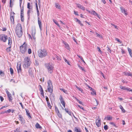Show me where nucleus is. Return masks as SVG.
<instances>
[{
    "label": "nucleus",
    "mask_w": 132,
    "mask_h": 132,
    "mask_svg": "<svg viewBox=\"0 0 132 132\" xmlns=\"http://www.w3.org/2000/svg\"><path fill=\"white\" fill-rule=\"evenodd\" d=\"M22 29L21 24L20 23L18 24L15 28V33L19 37H21L22 35Z\"/></svg>",
    "instance_id": "f257e3e1"
},
{
    "label": "nucleus",
    "mask_w": 132,
    "mask_h": 132,
    "mask_svg": "<svg viewBox=\"0 0 132 132\" xmlns=\"http://www.w3.org/2000/svg\"><path fill=\"white\" fill-rule=\"evenodd\" d=\"M23 66L25 68H28L30 65L31 61L30 58L28 56L26 57L24 59Z\"/></svg>",
    "instance_id": "f03ea898"
},
{
    "label": "nucleus",
    "mask_w": 132,
    "mask_h": 132,
    "mask_svg": "<svg viewBox=\"0 0 132 132\" xmlns=\"http://www.w3.org/2000/svg\"><path fill=\"white\" fill-rule=\"evenodd\" d=\"M38 54L39 57L42 58L47 55V52L45 49H41L38 50Z\"/></svg>",
    "instance_id": "7ed1b4c3"
},
{
    "label": "nucleus",
    "mask_w": 132,
    "mask_h": 132,
    "mask_svg": "<svg viewBox=\"0 0 132 132\" xmlns=\"http://www.w3.org/2000/svg\"><path fill=\"white\" fill-rule=\"evenodd\" d=\"M20 51L22 54H24L27 52L28 49V46L25 42L20 46Z\"/></svg>",
    "instance_id": "20e7f679"
},
{
    "label": "nucleus",
    "mask_w": 132,
    "mask_h": 132,
    "mask_svg": "<svg viewBox=\"0 0 132 132\" xmlns=\"http://www.w3.org/2000/svg\"><path fill=\"white\" fill-rule=\"evenodd\" d=\"M47 89L48 92L52 94L53 91V87L51 81L49 80L47 82Z\"/></svg>",
    "instance_id": "39448f33"
},
{
    "label": "nucleus",
    "mask_w": 132,
    "mask_h": 132,
    "mask_svg": "<svg viewBox=\"0 0 132 132\" xmlns=\"http://www.w3.org/2000/svg\"><path fill=\"white\" fill-rule=\"evenodd\" d=\"M45 66L49 73H51L53 72L54 67L50 64H45Z\"/></svg>",
    "instance_id": "423d86ee"
},
{
    "label": "nucleus",
    "mask_w": 132,
    "mask_h": 132,
    "mask_svg": "<svg viewBox=\"0 0 132 132\" xmlns=\"http://www.w3.org/2000/svg\"><path fill=\"white\" fill-rule=\"evenodd\" d=\"M37 12V14L38 17V23L39 26V28L40 30L42 29V24L41 21V20L39 18V11L38 10H36Z\"/></svg>",
    "instance_id": "0eeeda50"
},
{
    "label": "nucleus",
    "mask_w": 132,
    "mask_h": 132,
    "mask_svg": "<svg viewBox=\"0 0 132 132\" xmlns=\"http://www.w3.org/2000/svg\"><path fill=\"white\" fill-rule=\"evenodd\" d=\"M7 37L5 34L0 35V40L4 42H5L7 40Z\"/></svg>",
    "instance_id": "6e6552de"
},
{
    "label": "nucleus",
    "mask_w": 132,
    "mask_h": 132,
    "mask_svg": "<svg viewBox=\"0 0 132 132\" xmlns=\"http://www.w3.org/2000/svg\"><path fill=\"white\" fill-rule=\"evenodd\" d=\"M21 63L20 61H19L17 62L16 68L18 71V73H21L22 71L21 68Z\"/></svg>",
    "instance_id": "1a4fd4ad"
},
{
    "label": "nucleus",
    "mask_w": 132,
    "mask_h": 132,
    "mask_svg": "<svg viewBox=\"0 0 132 132\" xmlns=\"http://www.w3.org/2000/svg\"><path fill=\"white\" fill-rule=\"evenodd\" d=\"M15 14L13 12H11L10 13V20L12 23L13 24L14 23V15Z\"/></svg>",
    "instance_id": "9d476101"
},
{
    "label": "nucleus",
    "mask_w": 132,
    "mask_h": 132,
    "mask_svg": "<svg viewBox=\"0 0 132 132\" xmlns=\"http://www.w3.org/2000/svg\"><path fill=\"white\" fill-rule=\"evenodd\" d=\"M6 93L7 95V96L9 98V101L10 102H12L13 98L12 97V95L7 90H6Z\"/></svg>",
    "instance_id": "9b49d317"
},
{
    "label": "nucleus",
    "mask_w": 132,
    "mask_h": 132,
    "mask_svg": "<svg viewBox=\"0 0 132 132\" xmlns=\"http://www.w3.org/2000/svg\"><path fill=\"white\" fill-rule=\"evenodd\" d=\"M59 100L61 102V103L62 104L64 108L65 107V103L63 97L61 95L60 96Z\"/></svg>",
    "instance_id": "f8f14e48"
},
{
    "label": "nucleus",
    "mask_w": 132,
    "mask_h": 132,
    "mask_svg": "<svg viewBox=\"0 0 132 132\" xmlns=\"http://www.w3.org/2000/svg\"><path fill=\"white\" fill-rule=\"evenodd\" d=\"M96 124L98 127L100 126L101 125L100 120L99 118H98L96 120Z\"/></svg>",
    "instance_id": "ddd939ff"
},
{
    "label": "nucleus",
    "mask_w": 132,
    "mask_h": 132,
    "mask_svg": "<svg viewBox=\"0 0 132 132\" xmlns=\"http://www.w3.org/2000/svg\"><path fill=\"white\" fill-rule=\"evenodd\" d=\"M76 4V5L77 7L78 8L82 9L83 10H85V7L83 6H82L80 4L77 3Z\"/></svg>",
    "instance_id": "4468645a"
},
{
    "label": "nucleus",
    "mask_w": 132,
    "mask_h": 132,
    "mask_svg": "<svg viewBox=\"0 0 132 132\" xmlns=\"http://www.w3.org/2000/svg\"><path fill=\"white\" fill-rule=\"evenodd\" d=\"M39 90L40 92V93L41 95L43 96H44V95L43 92V90L42 86L40 85H39Z\"/></svg>",
    "instance_id": "2eb2a0df"
},
{
    "label": "nucleus",
    "mask_w": 132,
    "mask_h": 132,
    "mask_svg": "<svg viewBox=\"0 0 132 132\" xmlns=\"http://www.w3.org/2000/svg\"><path fill=\"white\" fill-rule=\"evenodd\" d=\"M56 113L57 114V116L60 118H62V116L61 114L60 113L58 109H56Z\"/></svg>",
    "instance_id": "dca6fc26"
},
{
    "label": "nucleus",
    "mask_w": 132,
    "mask_h": 132,
    "mask_svg": "<svg viewBox=\"0 0 132 132\" xmlns=\"http://www.w3.org/2000/svg\"><path fill=\"white\" fill-rule=\"evenodd\" d=\"M112 119V116H111L109 115H108L105 117V118L104 119V120L106 119V120H111Z\"/></svg>",
    "instance_id": "f3484780"
},
{
    "label": "nucleus",
    "mask_w": 132,
    "mask_h": 132,
    "mask_svg": "<svg viewBox=\"0 0 132 132\" xmlns=\"http://www.w3.org/2000/svg\"><path fill=\"white\" fill-rule=\"evenodd\" d=\"M25 110L26 111L27 115L28 116L29 118H31V117L28 110L26 109Z\"/></svg>",
    "instance_id": "a211bd4d"
},
{
    "label": "nucleus",
    "mask_w": 132,
    "mask_h": 132,
    "mask_svg": "<svg viewBox=\"0 0 132 132\" xmlns=\"http://www.w3.org/2000/svg\"><path fill=\"white\" fill-rule=\"evenodd\" d=\"M74 130L76 132H81V130L78 127H75Z\"/></svg>",
    "instance_id": "6ab92c4d"
},
{
    "label": "nucleus",
    "mask_w": 132,
    "mask_h": 132,
    "mask_svg": "<svg viewBox=\"0 0 132 132\" xmlns=\"http://www.w3.org/2000/svg\"><path fill=\"white\" fill-rule=\"evenodd\" d=\"M120 87L121 89L123 90H129L130 89V88H126L125 87L123 86H120Z\"/></svg>",
    "instance_id": "aec40b11"
},
{
    "label": "nucleus",
    "mask_w": 132,
    "mask_h": 132,
    "mask_svg": "<svg viewBox=\"0 0 132 132\" xmlns=\"http://www.w3.org/2000/svg\"><path fill=\"white\" fill-rule=\"evenodd\" d=\"M35 126L36 128L39 129H41L42 128V127L38 123H36Z\"/></svg>",
    "instance_id": "412c9836"
},
{
    "label": "nucleus",
    "mask_w": 132,
    "mask_h": 132,
    "mask_svg": "<svg viewBox=\"0 0 132 132\" xmlns=\"http://www.w3.org/2000/svg\"><path fill=\"white\" fill-rule=\"evenodd\" d=\"M36 34V29L35 28H33L32 29L31 31V35H35Z\"/></svg>",
    "instance_id": "4be33fe9"
},
{
    "label": "nucleus",
    "mask_w": 132,
    "mask_h": 132,
    "mask_svg": "<svg viewBox=\"0 0 132 132\" xmlns=\"http://www.w3.org/2000/svg\"><path fill=\"white\" fill-rule=\"evenodd\" d=\"M63 43L65 45V47L68 50H69L70 47L68 43H66L65 42H63Z\"/></svg>",
    "instance_id": "5701e85b"
},
{
    "label": "nucleus",
    "mask_w": 132,
    "mask_h": 132,
    "mask_svg": "<svg viewBox=\"0 0 132 132\" xmlns=\"http://www.w3.org/2000/svg\"><path fill=\"white\" fill-rule=\"evenodd\" d=\"M55 6L56 8L59 9H61L60 6L58 3H56L55 4Z\"/></svg>",
    "instance_id": "b1692460"
},
{
    "label": "nucleus",
    "mask_w": 132,
    "mask_h": 132,
    "mask_svg": "<svg viewBox=\"0 0 132 132\" xmlns=\"http://www.w3.org/2000/svg\"><path fill=\"white\" fill-rule=\"evenodd\" d=\"M19 120L21 122H22L23 120H24L23 117H22L21 115H19Z\"/></svg>",
    "instance_id": "393cba45"
},
{
    "label": "nucleus",
    "mask_w": 132,
    "mask_h": 132,
    "mask_svg": "<svg viewBox=\"0 0 132 132\" xmlns=\"http://www.w3.org/2000/svg\"><path fill=\"white\" fill-rule=\"evenodd\" d=\"M90 13L92 14L95 15L97 16H98V14L94 10H92L90 11Z\"/></svg>",
    "instance_id": "a878e982"
},
{
    "label": "nucleus",
    "mask_w": 132,
    "mask_h": 132,
    "mask_svg": "<svg viewBox=\"0 0 132 132\" xmlns=\"http://www.w3.org/2000/svg\"><path fill=\"white\" fill-rule=\"evenodd\" d=\"M30 4L29 3H28L27 4V7L28 9H32V6H31L30 5Z\"/></svg>",
    "instance_id": "bb28decb"
},
{
    "label": "nucleus",
    "mask_w": 132,
    "mask_h": 132,
    "mask_svg": "<svg viewBox=\"0 0 132 132\" xmlns=\"http://www.w3.org/2000/svg\"><path fill=\"white\" fill-rule=\"evenodd\" d=\"M119 107L123 113H124L125 112V110L123 109V107L121 105H120L119 106Z\"/></svg>",
    "instance_id": "cd10ccee"
},
{
    "label": "nucleus",
    "mask_w": 132,
    "mask_h": 132,
    "mask_svg": "<svg viewBox=\"0 0 132 132\" xmlns=\"http://www.w3.org/2000/svg\"><path fill=\"white\" fill-rule=\"evenodd\" d=\"M95 34L97 35V37H98L100 38H103V37L102 35H100V34H98V33H97V32H96Z\"/></svg>",
    "instance_id": "c85d7f7f"
},
{
    "label": "nucleus",
    "mask_w": 132,
    "mask_h": 132,
    "mask_svg": "<svg viewBox=\"0 0 132 132\" xmlns=\"http://www.w3.org/2000/svg\"><path fill=\"white\" fill-rule=\"evenodd\" d=\"M8 44L9 45H11L12 43V40L11 38L9 37L8 38Z\"/></svg>",
    "instance_id": "c756f323"
},
{
    "label": "nucleus",
    "mask_w": 132,
    "mask_h": 132,
    "mask_svg": "<svg viewBox=\"0 0 132 132\" xmlns=\"http://www.w3.org/2000/svg\"><path fill=\"white\" fill-rule=\"evenodd\" d=\"M11 46L9 47H7L6 49V51L7 52H9L11 51Z\"/></svg>",
    "instance_id": "7c9ffc66"
},
{
    "label": "nucleus",
    "mask_w": 132,
    "mask_h": 132,
    "mask_svg": "<svg viewBox=\"0 0 132 132\" xmlns=\"http://www.w3.org/2000/svg\"><path fill=\"white\" fill-rule=\"evenodd\" d=\"M92 90V92L91 93V94L93 95H96V93L95 91L94 90V89H93Z\"/></svg>",
    "instance_id": "2f4dec72"
},
{
    "label": "nucleus",
    "mask_w": 132,
    "mask_h": 132,
    "mask_svg": "<svg viewBox=\"0 0 132 132\" xmlns=\"http://www.w3.org/2000/svg\"><path fill=\"white\" fill-rule=\"evenodd\" d=\"M78 67L79 68L81 69L82 71H84V72H85V70L84 68L83 67H81L80 66L79 64L78 65Z\"/></svg>",
    "instance_id": "473e14b6"
},
{
    "label": "nucleus",
    "mask_w": 132,
    "mask_h": 132,
    "mask_svg": "<svg viewBox=\"0 0 132 132\" xmlns=\"http://www.w3.org/2000/svg\"><path fill=\"white\" fill-rule=\"evenodd\" d=\"M76 21L78 22L80 24L81 26H83V24L81 23V22L77 18H76Z\"/></svg>",
    "instance_id": "72a5a7b5"
},
{
    "label": "nucleus",
    "mask_w": 132,
    "mask_h": 132,
    "mask_svg": "<svg viewBox=\"0 0 132 132\" xmlns=\"http://www.w3.org/2000/svg\"><path fill=\"white\" fill-rule=\"evenodd\" d=\"M53 21L54 22V23H55V24L59 27L60 28V26L59 25V24H58V23L57 22L55 21L53 19Z\"/></svg>",
    "instance_id": "f704fd0d"
},
{
    "label": "nucleus",
    "mask_w": 132,
    "mask_h": 132,
    "mask_svg": "<svg viewBox=\"0 0 132 132\" xmlns=\"http://www.w3.org/2000/svg\"><path fill=\"white\" fill-rule=\"evenodd\" d=\"M125 75L128 76H132V73H131L130 72H127L126 73H125Z\"/></svg>",
    "instance_id": "c9c22d12"
},
{
    "label": "nucleus",
    "mask_w": 132,
    "mask_h": 132,
    "mask_svg": "<svg viewBox=\"0 0 132 132\" xmlns=\"http://www.w3.org/2000/svg\"><path fill=\"white\" fill-rule=\"evenodd\" d=\"M21 20L22 22L24 21V15H20Z\"/></svg>",
    "instance_id": "e433bc0d"
},
{
    "label": "nucleus",
    "mask_w": 132,
    "mask_h": 132,
    "mask_svg": "<svg viewBox=\"0 0 132 132\" xmlns=\"http://www.w3.org/2000/svg\"><path fill=\"white\" fill-rule=\"evenodd\" d=\"M110 124L111 125H112L113 126L115 127H117V126L116 125V124L114 123L113 122H110Z\"/></svg>",
    "instance_id": "4c0bfd02"
},
{
    "label": "nucleus",
    "mask_w": 132,
    "mask_h": 132,
    "mask_svg": "<svg viewBox=\"0 0 132 132\" xmlns=\"http://www.w3.org/2000/svg\"><path fill=\"white\" fill-rule=\"evenodd\" d=\"M10 73L11 75H13V71L12 68H10Z\"/></svg>",
    "instance_id": "58836bf2"
},
{
    "label": "nucleus",
    "mask_w": 132,
    "mask_h": 132,
    "mask_svg": "<svg viewBox=\"0 0 132 132\" xmlns=\"http://www.w3.org/2000/svg\"><path fill=\"white\" fill-rule=\"evenodd\" d=\"M64 110L69 115H71V112L70 111H68V109H66L65 108Z\"/></svg>",
    "instance_id": "ea45409f"
},
{
    "label": "nucleus",
    "mask_w": 132,
    "mask_h": 132,
    "mask_svg": "<svg viewBox=\"0 0 132 132\" xmlns=\"http://www.w3.org/2000/svg\"><path fill=\"white\" fill-rule=\"evenodd\" d=\"M127 49L130 55H131V54H132V52H131V50L129 47H128Z\"/></svg>",
    "instance_id": "a19ab883"
},
{
    "label": "nucleus",
    "mask_w": 132,
    "mask_h": 132,
    "mask_svg": "<svg viewBox=\"0 0 132 132\" xmlns=\"http://www.w3.org/2000/svg\"><path fill=\"white\" fill-rule=\"evenodd\" d=\"M60 89L64 93H66V94H67V90H65V89H64L63 88H60Z\"/></svg>",
    "instance_id": "79ce46f5"
},
{
    "label": "nucleus",
    "mask_w": 132,
    "mask_h": 132,
    "mask_svg": "<svg viewBox=\"0 0 132 132\" xmlns=\"http://www.w3.org/2000/svg\"><path fill=\"white\" fill-rule=\"evenodd\" d=\"M47 104L48 105V107L50 109H51L52 107V106H51V104L49 102H47Z\"/></svg>",
    "instance_id": "37998d69"
},
{
    "label": "nucleus",
    "mask_w": 132,
    "mask_h": 132,
    "mask_svg": "<svg viewBox=\"0 0 132 132\" xmlns=\"http://www.w3.org/2000/svg\"><path fill=\"white\" fill-rule=\"evenodd\" d=\"M23 11L24 9L23 7L21 9L20 15H23Z\"/></svg>",
    "instance_id": "c03bdc74"
},
{
    "label": "nucleus",
    "mask_w": 132,
    "mask_h": 132,
    "mask_svg": "<svg viewBox=\"0 0 132 132\" xmlns=\"http://www.w3.org/2000/svg\"><path fill=\"white\" fill-rule=\"evenodd\" d=\"M28 53L29 54H31L32 52L31 49L30 48H28Z\"/></svg>",
    "instance_id": "a18cd8bd"
},
{
    "label": "nucleus",
    "mask_w": 132,
    "mask_h": 132,
    "mask_svg": "<svg viewBox=\"0 0 132 132\" xmlns=\"http://www.w3.org/2000/svg\"><path fill=\"white\" fill-rule=\"evenodd\" d=\"M64 60L65 62L67 63L69 65H71L69 62L65 58L64 59Z\"/></svg>",
    "instance_id": "49530a36"
},
{
    "label": "nucleus",
    "mask_w": 132,
    "mask_h": 132,
    "mask_svg": "<svg viewBox=\"0 0 132 132\" xmlns=\"http://www.w3.org/2000/svg\"><path fill=\"white\" fill-rule=\"evenodd\" d=\"M76 87L79 90L81 91V92H82L83 91V90L82 89L80 88L79 87H78V86H77V85H76Z\"/></svg>",
    "instance_id": "de8ad7c7"
},
{
    "label": "nucleus",
    "mask_w": 132,
    "mask_h": 132,
    "mask_svg": "<svg viewBox=\"0 0 132 132\" xmlns=\"http://www.w3.org/2000/svg\"><path fill=\"white\" fill-rule=\"evenodd\" d=\"M108 126L106 125L104 126V128L105 130H107L108 129Z\"/></svg>",
    "instance_id": "09e8293b"
},
{
    "label": "nucleus",
    "mask_w": 132,
    "mask_h": 132,
    "mask_svg": "<svg viewBox=\"0 0 132 132\" xmlns=\"http://www.w3.org/2000/svg\"><path fill=\"white\" fill-rule=\"evenodd\" d=\"M115 40L117 41L118 42H119L120 44L122 43V42L121 41H120V40L118 38H116L115 39Z\"/></svg>",
    "instance_id": "8fccbe9b"
},
{
    "label": "nucleus",
    "mask_w": 132,
    "mask_h": 132,
    "mask_svg": "<svg viewBox=\"0 0 132 132\" xmlns=\"http://www.w3.org/2000/svg\"><path fill=\"white\" fill-rule=\"evenodd\" d=\"M11 109H9L7 111H5V113H9L11 112Z\"/></svg>",
    "instance_id": "3c124183"
},
{
    "label": "nucleus",
    "mask_w": 132,
    "mask_h": 132,
    "mask_svg": "<svg viewBox=\"0 0 132 132\" xmlns=\"http://www.w3.org/2000/svg\"><path fill=\"white\" fill-rule=\"evenodd\" d=\"M97 49L98 50V51L101 54L102 53V52L101 51L100 48L99 47H97Z\"/></svg>",
    "instance_id": "603ef678"
},
{
    "label": "nucleus",
    "mask_w": 132,
    "mask_h": 132,
    "mask_svg": "<svg viewBox=\"0 0 132 132\" xmlns=\"http://www.w3.org/2000/svg\"><path fill=\"white\" fill-rule=\"evenodd\" d=\"M120 9L121 11V12L122 13H123V11L125 9H124V8L123 7H120Z\"/></svg>",
    "instance_id": "864d4df0"
},
{
    "label": "nucleus",
    "mask_w": 132,
    "mask_h": 132,
    "mask_svg": "<svg viewBox=\"0 0 132 132\" xmlns=\"http://www.w3.org/2000/svg\"><path fill=\"white\" fill-rule=\"evenodd\" d=\"M78 107H79L80 109H82L83 110H84V108L82 107V106H80L79 105H78Z\"/></svg>",
    "instance_id": "5fc2aeb1"
},
{
    "label": "nucleus",
    "mask_w": 132,
    "mask_h": 132,
    "mask_svg": "<svg viewBox=\"0 0 132 132\" xmlns=\"http://www.w3.org/2000/svg\"><path fill=\"white\" fill-rule=\"evenodd\" d=\"M123 12L126 15H127V12L125 10V9L123 11Z\"/></svg>",
    "instance_id": "6e6d98bb"
},
{
    "label": "nucleus",
    "mask_w": 132,
    "mask_h": 132,
    "mask_svg": "<svg viewBox=\"0 0 132 132\" xmlns=\"http://www.w3.org/2000/svg\"><path fill=\"white\" fill-rule=\"evenodd\" d=\"M7 30V28L5 27H3L2 28V31H5Z\"/></svg>",
    "instance_id": "4d7b16f0"
},
{
    "label": "nucleus",
    "mask_w": 132,
    "mask_h": 132,
    "mask_svg": "<svg viewBox=\"0 0 132 132\" xmlns=\"http://www.w3.org/2000/svg\"><path fill=\"white\" fill-rule=\"evenodd\" d=\"M30 9H28V10L27 14L29 16V14H30Z\"/></svg>",
    "instance_id": "13d9d810"
},
{
    "label": "nucleus",
    "mask_w": 132,
    "mask_h": 132,
    "mask_svg": "<svg viewBox=\"0 0 132 132\" xmlns=\"http://www.w3.org/2000/svg\"><path fill=\"white\" fill-rule=\"evenodd\" d=\"M100 73L101 74V75L104 78V79H105V77L104 76V75L102 73V71H100Z\"/></svg>",
    "instance_id": "bf43d9fd"
},
{
    "label": "nucleus",
    "mask_w": 132,
    "mask_h": 132,
    "mask_svg": "<svg viewBox=\"0 0 132 132\" xmlns=\"http://www.w3.org/2000/svg\"><path fill=\"white\" fill-rule=\"evenodd\" d=\"M31 35L32 36V38L33 39L35 40L36 39V37H35V35Z\"/></svg>",
    "instance_id": "052dcab7"
},
{
    "label": "nucleus",
    "mask_w": 132,
    "mask_h": 132,
    "mask_svg": "<svg viewBox=\"0 0 132 132\" xmlns=\"http://www.w3.org/2000/svg\"><path fill=\"white\" fill-rule=\"evenodd\" d=\"M0 98L1 100V101L2 102L4 100V98L2 97V96H0Z\"/></svg>",
    "instance_id": "680f3d73"
},
{
    "label": "nucleus",
    "mask_w": 132,
    "mask_h": 132,
    "mask_svg": "<svg viewBox=\"0 0 132 132\" xmlns=\"http://www.w3.org/2000/svg\"><path fill=\"white\" fill-rule=\"evenodd\" d=\"M74 13L75 15H79L78 14V12L77 11H74Z\"/></svg>",
    "instance_id": "e2e57ef3"
},
{
    "label": "nucleus",
    "mask_w": 132,
    "mask_h": 132,
    "mask_svg": "<svg viewBox=\"0 0 132 132\" xmlns=\"http://www.w3.org/2000/svg\"><path fill=\"white\" fill-rule=\"evenodd\" d=\"M10 6L11 7H12V2H11V0H10Z\"/></svg>",
    "instance_id": "0e129e2a"
},
{
    "label": "nucleus",
    "mask_w": 132,
    "mask_h": 132,
    "mask_svg": "<svg viewBox=\"0 0 132 132\" xmlns=\"http://www.w3.org/2000/svg\"><path fill=\"white\" fill-rule=\"evenodd\" d=\"M121 52L122 54H124L125 53V51L123 49L121 50Z\"/></svg>",
    "instance_id": "69168bd1"
},
{
    "label": "nucleus",
    "mask_w": 132,
    "mask_h": 132,
    "mask_svg": "<svg viewBox=\"0 0 132 132\" xmlns=\"http://www.w3.org/2000/svg\"><path fill=\"white\" fill-rule=\"evenodd\" d=\"M20 104V105L21 106V107L22 109H24V108L23 107V106L22 104V103L21 102H20L19 103Z\"/></svg>",
    "instance_id": "338daca9"
},
{
    "label": "nucleus",
    "mask_w": 132,
    "mask_h": 132,
    "mask_svg": "<svg viewBox=\"0 0 132 132\" xmlns=\"http://www.w3.org/2000/svg\"><path fill=\"white\" fill-rule=\"evenodd\" d=\"M2 2L4 4L5 3L6 1V0H2Z\"/></svg>",
    "instance_id": "774afa93"
}]
</instances>
